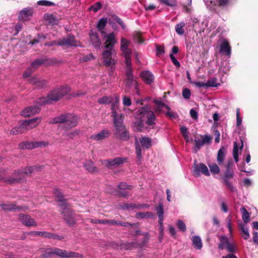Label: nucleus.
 Instances as JSON below:
<instances>
[{"mask_svg":"<svg viewBox=\"0 0 258 258\" xmlns=\"http://www.w3.org/2000/svg\"><path fill=\"white\" fill-rule=\"evenodd\" d=\"M33 14V10L31 8H26L23 9L19 13L18 19L19 21L25 22L30 20Z\"/></svg>","mask_w":258,"mask_h":258,"instance_id":"a211bd4d","label":"nucleus"},{"mask_svg":"<svg viewBox=\"0 0 258 258\" xmlns=\"http://www.w3.org/2000/svg\"><path fill=\"white\" fill-rule=\"evenodd\" d=\"M115 137L117 139L122 141H127L130 140L131 138L130 133L126 128L119 133Z\"/></svg>","mask_w":258,"mask_h":258,"instance_id":"2f4dec72","label":"nucleus"},{"mask_svg":"<svg viewBox=\"0 0 258 258\" xmlns=\"http://www.w3.org/2000/svg\"><path fill=\"white\" fill-rule=\"evenodd\" d=\"M41 121V118L35 117L28 120H24L19 126L12 128L10 134L11 135L22 134L37 126Z\"/></svg>","mask_w":258,"mask_h":258,"instance_id":"f03ea898","label":"nucleus"},{"mask_svg":"<svg viewBox=\"0 0 258 258\" xmlns=\"http://www.w3.org/2000/svg\"><path fill=\"white\" fill-rule=\"evenodd\" d=\"M39 236H42L49 239H57L59 240H61L64 238L63 236H60L56 234L47 231H40Z\"/></svg>","mask_w":258,"mask_h":258,"instance_id":"c85d7f7f","label":"nucleus"},{"mask_svg":"<svg viewBox=\"0 0 258 258\" xmlns=\"http://www.w3.org/2000/svg\"><path fill=\"white\" fill-rule=\"evenodd\" d=\"M111 132L109 130H103L97 134L91 135L90 138L92 140L99 141L108 138Z\"/></svg>","mask_w":258,"mask_h":258,"instance_id":"b1692460","label":"nucleus"},{"mask_svg":"<svg viewBox=\"0 0 258 258\" xmlns=\"http://www.w3.org/2000/svg\"><path fill=\"white\" fill-rule=\"evenodd\" d=\"M241 236L244 239L247 240L249 238L250 235L247 228L245 227L244 224L240 223L238 225Z\"/></svg>","mask_w":258,"mask_h":258,"instance_id":"f704fd0d","label":"nucleus"},{"mask_svg":"<svg viewBox=\"0 0 258 258\" xmlns=\"http://www.w3.org/2000/svg\"><path fill=\"white\" fill-rule=\"evenodd\" d=\"M144 237L141 243L137 242V245L138 248H142L144 247L148 242L150 238V234L148 232L145 233Z\"/></svg>","mask_w":258,"mask_h":258,"instance_id":"8fccbe9b","label":"nucleus"},{"mask_svg":"<svg viewBox=\"0 0 258 258\" xmlns=\"http://www.w3.org/2000/svg\"><path fill=\"white\" fill-rule=\"evenodd\" d=\"M140 76L146 84L150 85L154 82V76L149 71L146 70L142 72Z\"/></svg>","mask_w":258,"mask_h":258,"instance_id":"aec40b11","label":"nucleus"},{"mask_svg":"<svg viewBox=\"0 0 258 258\" xmlns=\"http://www.w3.org/2000/svg\"><path fill=\"white\" fill-rule=\"evenodd\" d=\"M39 251L41 253V258H48L53 254L59 256L60 248H41Z\"/></svg>","mask_w":258,"mask_h":258,"instance_id":"ddd939ff","label":"nucleus"},{"mask_svg":"<svg viewBox=\"0 0 258 258\" xmlns=\"http://www.w3.org/2000/svg\"><path fill=\"white\" fill-rule=\"evenodd\" d=\"M128 158L127 157H116L113 159L104 160L101 163L109 168L112 169L113 167H119L121 165L127 163Z\"/></svg>","mask_w":258,"mask_h":258,"instance_id":"1a4fd4ad","label":"nucleus"},{"mask_svg":"<svg viewBox=\"0 0 258 258\" xmlns=\"http://www.w3.org/2000/svg\"><path fill=\"white\" fill-rule=\"evenodd\" d=\"M161 4H165L170 7H175L177 5V2L176 0H157Z\"/></svg>","mask_w":258,"mask_h":258,"instance_id":"603ef678","label":"nucleus"},{"mask_svg":"<svg viewBox=\"0 0 258 258\" xmlns=\"http://www.w3.org/2000/svg\"><path fill=\"white\" fill-rule=\"evenodd\" d=\"M37 4L39 6H47V7L52 6L55 5V4L53 3V2L48 1H45V0L39 1L37 2Z\"/></svg>","mask_w":258,"mask_h":258,"instance_id":"338daca9","label":"nucleus"},{"mask_svg":"<svg viewBox=\"0 0 258 258\" xmlns=\"http://www.w3.org/2000/svg\"><path fill=\"white\" fill-rule=\"evenodd\" d=\"M220 242L218 244V248L220 250H223L225 248L227 244L229 242L228 239L226 236H221L219 238Z\"/></svg>","mask_w":258,"mask_h":258,"instance_id":"58836bf2","label":"nucleus"},{"mask_svg":"<svg viewBox=\"0 0 258 258\" xmlns=\"http://www.w3.org/2000/svg\"><path fill=\"white\" fill-rule=\"evenodd\" d=\"M57 202L59 203L58 206L61 208L62 211H68V210H71L70 208V204L68 203V200L66 199H63L56 201Z\"/></svg>","mask_w":258,"mask_h":258,"instance_id":"e433bc0d","label":"nucleus"},{"mask_svg":"<svg viewBox=\"0 0 258 258\" xmlns=\"http://www.w3.org/2000/svg\"><path fill=\"white\" fill-rule=\"evenodd\" d=\"M107 22V18H102L99 21L97 28L98 30L101 32H103V30L104 29L105 26L106 25Z\"/></svg>","mask_w":258,"mask_h":258,"instance_id":"a18cd8bd","label":"nucleus"},{"mask_svg":"<svg viewBox=\"0 0 258 258\" xmlns=\"http://www.w3.org/2000/svg\"><path fill=\"white\" fill-rule=\"evenodd\" d=\"M0 207L2 208L5 211H12L13 210H18L22 211H25L28 210V208L25 206H18L16 204H0Z\"/></svg>","mask_w":258,"mask_h":258,"instance_id":"4be33fe9","label":"nucleus"},{"mask_svg":"<svg viewBox=\"0 0 258 258\" xmlns=\"http://www.w3.org/2000/svg\"><path fill=\"white\" fill-rule=\"evenodd\" d=\"M176 225L178 229L181 232H184L186 230V225L182 220H178L177 221Z\"/></svg>","mask_w":258,"mask_h":258,"instance_id":"e2e57ef3","label":"nucleus"},{"mask_svg":"<svg viewBox=\"0 0 258 258\" xmlns=\"http://www.w3.org/2000/svg\"><path fill=\"white\" fill-rule=\"evenodd\" d=\"M130 44V41L127 40L124 37H122L121 38L120 48L122 53L132 52V50L128 48Z\"/></svg>","mask_w":258,"mask_h":258,"instance_id":"cd10ccee","label":"nucleus"},{"mask_svg":"<svg viewBox=\"0 0 258 258\" xmlns=\"http://www.w3.org/2000/svg\"><path fill=\"white\" fill-rule=\"evenodd\" d=\"M211 172L213 174H218L220 172L219 166L215 163H211L208 164Z\"/></svg>","mask_w":258,"mask_h":258,"instance_id":"de8ad7c7","label":"nucleus"},{"mask_svg":"<svg viewBox=\"0 0 258 258\" xmlns=\"http://www.w3.org/2000/svg\"><path fill=\"white\" fill-rule=\"evenodd\" d=\"M135 148H136V154H137V164L140 165L141 164V160L142 159V149L141 145L139 143V141L137 138L135 139Z\"/></svg>","mask_w":258,"mask_h":258,"instance_id":"c756f323","label":"nucleus"},{"mask_svg":"<svg viewBox=\"0 0 258 258\" xmlns=\"http://www.w3.org/2000/svg\"><path fill=\"white\" fill-rule=\"evenodd\" d=\"M240 146L239 147V145L237 143V142H234L233 145V157L234 159V161L236 163H237L238 162V149L240 150V151H242L243 148V140L240 138Z\"/></svg>","mask_w":258,"mask_h":258,"instance_id":"a878e982","label":"nucleus"},{"mask_svg":"<svg viewBox=\"0 0 258 258\" xmlns=\"http://www.w3.org/2000/svg\"><path fill=\"white\" fill-rule=\"evenodd\" d=\"M44 18L52 25H57L59 22L57 17L52 14H45Z\"/></svg>","mask_w":258,"mask_h":258,"instance_id":"c9c22d12","label":"nucleus"},{"mask_svg":"<svg viewBox=\"0 0 258 258\" xmlns=\"http://www.w3.org/2000/svg\"><path fill=\"white\" fill-rule=\"evenodd\" d=\"M218 6L221 8L226 7L230 3V0H216Z\"/></svg>","mask_w":258,"mask_h":258,"instance_id":"774afa93","label":"nucleus"},{"mask_svg":"<svg viewBox=\"0 0 258 258\" xmlns=\"http://www.w3.org/2000/svg\"><path fill=\"white\" fill-rule=\"evenodd\" d=\"M90 40L91 44L96 49H100L101 42L98 34L96 31L91 30L89 32Z\"/></svg>","mask_w":258,"mask_h":258,"instance_id":"f3484780","label":"nucleus"},{"mask_svg":"<svg viewBox=\"0 0 258 258\" xmlns=\"http://www.w3.org/2000/svg\"><path fill=\"white\" fill-rule=\"evenodd\" d=\"M185 23L181 22L175 26V31L179 35H183L184 33L183 27L185 26Z\"/></svg>","mask_w":258,"mask_h":258,"instance_id":"49530a36","label":"nucleus"},{"mask_svg":"<svg viewBox=\"0 0 258 258\" xmlns=\"http://www.w3.org/2000/svg\"><path fill=\"white\" fill-rule=\"evenodd\" d=\"M59 256L62 258H83V255L79 253L60 249Z\"/></svg>","mask_w":258,"mask_h":258,"instance_id":"5701e85b","label":"nucleus"},{"mask_svg":"<svg viewBox=\"0 0 258 258\" xmlns=\"http://www.w3.org/2000/svg\"><path fill=\"white\" fill-rule=\"evenodd\" d=\"M233 166L234 163L233 161L232 160L228 161L225 166V171L222 177L223 183L232 192L235 190L234 187L231 181V180L233 178L234 176L233 170Z\"/></svg>","mask_w":258,"mask_h":258,"instance_id":"39448f33","label":"nucleus"},{"mask_svg":"<svg viewBox=\"0 0 258 258\" xmlns=\"http://www.w3.org/2000/svg\"><path fill=\"white\" fill-rule=\"evenodd\" d=\"M106 42H110L113 43H116L117 42L115 35L113 32H111L106 35Z\"/></svg>","mask_w":258,"mask_h":258,"instance_id":"0e129e2a","label":"nucleus"},{"mask_svg":"<svg viewBox=\"0 0 258 258\" xmlns=\"http://www.w3.org/2000/svg\"><path fill=\"white\" fill-rule=\"evenodd\" d=\"M19 219L23 225L27 227L36 226L37 225L35 220L28 215L20 214L19 215Z\"/></svg>","mask_w":258,"mask_h":258,"instance_id":"dca6fc26","label":"nucleus"},{"mask_svg":"<svg viewBox=\"0 0 258 258\" xmlns=\"http://www.w3.org/2000/svg\"><path fill=\"white\" fill-rule=\"evenodd\" d=\"M71 91V88L66 86H61L51 91L47 95L46 98L40 99L41 102L44 104L51 103V101H57Z\"/></svg>","mask_w":258,"mask_h":258,"instance_id":"20e7f679","label":"nucleus"},{"mask_svg":"<svg viewBox=\"0 0 258 258\" xmlns=\"http://www.w3.org/2000/svg\"><path fill=\"white\" fill-rule=\"evenodd\" d=\"M112 101V97L104 96L101 98L98 99V102L100 104H108L111 103Z\"/></svg>","mask_w":258,"mask_h":258,"instance_id":"6e6d98bb","label":"nucleus"},{"mask_svg":"<svg viewBox=\"0 0 258 258\" xmlns=\"http://www.w3.org/2000/svg\"><path fill=\"white\" fill-rule=\"evenodd\" d=\"M240 212L242 214V219L245 224L248 223L250 221V214L244 207L240 209Z\"/></svg>","mask_w":258,"mask_h":258,"instance_id":"ea45409f","label":"nucleus"},{"mask_svg":"<svg viewBox=\"0 0 258 258\" xmlns=\"http://www.w3.org/2000/svg\"><path fill=\"white\" fill-rule=\"evenodd\" d=\"M106 44L105 48L107 50H104L102 53V56L103 59V64L106 67H110L112 70L115 69L114 65L116 63L117 60L114 58L112 57V51L115 43L110 42H106Z\"/></svg>","mask_w":258,"mask_h":258,"instance_id":"423d86ee","label":"nucleus"},{"mask_svg":"<svg viewBox=\"0 0 258 258\" xmlns=\"http://www.w3.org/2000/svg\"><path fill=\"white\" fill-rule=\"evenodd\" d=\"M47 59H36L34 61L31 62L29 67L30 69H32V70L34 72L38 68L44 63L47 61Z\"/></svg>","mask_w":258,"mask_h":258,"instance_id":"473e14b6","label":"nucleus"},{"mask_svg":"<svg viewBox=\"0 0 258 258\" xmlns=\"http://www.w3.org/2000/svg\"><path fill=\"white\" fill-rule=\"evenodd\" d=\"M78 117L70 113L61 114L53 117L49 121V124H62L61 128L63 130H70L76 127L78 123Z\"/></svg>","mask_w":258,"mask_h":258,"instance_id":"f257e3e1","label":"nucleus"},{"mask_svg":"<svg viewBox=\"0 0 258 258\" xmlns=\"http://www.w3.org/2000/svg\"><path fill=\"white\" fill-rule=\"evenodd\" d=\"M29 83L34 86L38 89H42L46 88L48 82L45 79H40L36 77H32L28 80Z\"/></svg>","mask_w":258,"mask_h":258,"instance_id":"4468645a","label":"nucleus"},{"mask_svg":"<svg viewBox=\"0 0 258 258\" xmlns=\"http://www.w3.org/2000/svg\"><path fill=\"white\" fill-rule=\"evenodd\" d=\"M138 115H141V117H145L147 118L146 123L150 126L155 125V120L156 119L154 112L150 109V107L148 106H143L139 109L138 111Z\"/></svg>","mask_w":258,"mask_h":258,"instance_id":"0eeeda50","label":"nucleus"},{"mask_svg":"<svg viewBox=\"0 0 258 258\" xmlns=\"http://www.w3.org/2000/svg\"><path fill=\"white\" fill-rule=\"evenodd\" d=\"M40 111V108L37 106H30L29 107H26L21 112V115L24 117L30 116L36 113L39 112Z\"/></svg>","mask_w":258,"mask_h":258,"instance_id":"412c9836","label":"nucleus"},{"mask_svg":"<svg viewBox=\"0 0 258 258\" xmlns=\"http://www.w3.org/2000/svg\"><path fill=\"white\" fill-rule=\"evenodd\" d=\"M192 244L198 249H200L202 247V240L200 236H195L192 238Z\"/></svg>","mask_w":258,"mask_h":258,"instance_id":"79ce46f5","label":"nucleus"},{"mask_svg":"<svg viewBox=\"0 0 258 258\" xmlns=\"http://www.w3.org/2000/svg\"><path fill=\"white\" fill-rule=\"evenodd\" d=\"M53 193L55 196V197L57 199L56 201L64 199V196L61 192V190L58 188H55L53 189Z\"/></svg>","mask_w":258,"mask_h":258,"instance_id":"4d7b16f0","label":"nucleus"},{"mask_svg":"<svg viewBox=\"0 0 258 258\" xmlns=\"http://www.w3.org/2000/svg\"><path fill=\"white\" fill-rule=\"evenodd\" d=\"M125 86L128 88L132 87L134 84H137V81L134 79V77H126Z\"/></svg>","mask_w":258,"mask_h":258,"instance_id":"864d4df0","label":"nucleus"},{"mask_svg":"<svg viewBox=\"0 0 258 258\" xmlns=\"http://www.w3.org/2000/svg\"><path fill=\"white\" fill-rule=\"evenodd\" d=\"M114 22L118 24L123 30L125 29L126 26L120 18L115 14L111 15L108 20V23L113 27Z\"/></svg>","mask_w":258,"mask_h":258,"instance_id":"bb28decb","label":"nucleus"},{"mask_svg":"<svg viewBox=\"0 0 258 258\" xmlns=\"http://www.w3.org/2000/svg\"><path fill=\"white\" fill-rule=\"evenodd\" d=\"M217 79L215 77L209 80L206 83L207 88L208 87H217L220 85L219 83H217Z\"/></svg>","mask_w":258,"mask_h":258,"instance_id":"5fc2aeb1","label":"nucleus"},{"mask_svg":"<svg viewBox=\"0 0 258 258\" xmlns=\"http://www.w3.org/2000/svg\"><path fill=\"white\" fill-rule=\"evenodd\" d=\"M120 245L121 248L125 250H131L133 248H138L136 242L120 243Z\"/></svg>","mask_w":258,"mask_h":258,"instance_id":"4c0bfd02","label":"nucleus"},{"mask_svg":"<svg viewBox=\"0 0 258 258\" xmlns=\"http://www.w3.org/2000/svg\"><path fill=\"white\" fill-rule=\"evenodd\" d=\"M84 167L90 173L94 174L98 172V168L96 166L91 160H86L83 164Z\"/></svg>","mask_w":258,"mask_h":258,"instance_id":"393cba45","label":"nucleus"},{"mask_svg":"<svg viewBox=\"0 0 258 258\" xmlns=\"http://www.w3.org/2000/svg\"><path fill=\"white\" fill-rule=\"evenodd\" d=\"M137 218H154V214L151 212H138L136 214V216Z\"/></svg>","mask_w":258,"mask_h":258,"instance_id":"37998d69","label":"nucleus"},{"mask_svg":"<svg viewBox=\"0 0 258 258\" xmlns=\"http://www.w3.org/2000/svg\"><path fill=\"white\" fill-rule=\"evenodd\" d=\"M141 146L143 148L149 149L152 145V140L150 138L142 137L139 140Z\"/></svg>","mask_w":258,"mask_h":258,"instance_id":"72a5a7b5","label":"nucleus"},{"mask_svg":"<svg viewBox=\"0 0 258 258\" xmlns=\"http://www.w3.org/2000/svg\"><path fill=\"white\" fill-rule=\"evenodd\" d=\"M219 52L221 54L230 57L231 54V47L228 41L224 39L220 45Z\"/></svg>","mask_w":258,"mask_h":258,"instance_id":"6ab92c4d","label":"nucleus"},{"mask_svg":"<svg viewBox=\"0 0 258 258\" xmlns=\"http://www.w3.org/2000/svg\"><path fill=\"white\" fill-rule=\"evenodd\" d=\"M226 152V149L224 146H222L219 150L217 156V160L219 165H221L223 163Z\"/></svg>","mask_w":258,"mask_h":258,"instance_id":"7c9ffc66","label":"nucleus"},{"mask_svg":"<svg viewBox=\"0 0 258 258\" xmlns=\"http://www.w3.org/2000/svg\"><path fill=\"white\" fill-rule=\"evenodd\" d=\"M33 168L32 167L27 166L15 170L12 173L13 177H9L5 181L10 184L23 182L26 179L25 176H30L33 172Z\"/></svg>","mask_w":258,"mask_h":258,"instance_id":"7ed1b4c3","label":"nucleus"},{"mask_svg":"<svg viewBox=\"0 0 258 258\" xmlns=\"http://www.w3.org/2000/svg\"><path fill=\"white\" fill-rule=\"evenodd\" d=\"M49 144L48 142L39 141H25L20 143L18 145V148L20 150H32L37 148L46 147Z\"/></svg>","mask_w":258,"mask_h":258,"instance_id":"6e6552de","label":"nucleus"},{"mask_svg":"<svg viewBox=\"0 0 258 258\" xmlns=\"http://www.w3.org/2000/svg\"><path fill=\"white\" fill-rule=\"evenodd\" d=\"M135 126L136 127L138 132H141L143 131V128L144 126V124L143 119H139L135 121Z\"/></svg>","mask_w":258,"mask_h":258,"instance_id":"bf43d9fd","label":"nucleus"},{"mask_svg":"<svg viewBox=\"0 0 258 258\" xmlns=\"http://www.w3.org/2000/svg\"><path fill=\"white\" fill-rule=\"evenodd\" d=\"M119 104V101L118 99L117 98L116 99V101L113 102L111 104V116L113 117V118H115L119 117V115H117V112H116V109L118 107Z\"/></svg>","mask_w":258,"mask_h":258,"instance_id":"a19ab883","label":"nucleus"},{"mask_svg":"<svg viewBox=\"0 0 258 258\" xmlns=\"http://www.w3.org/2000/svg\"><path fill=\"white\" fill-rule=\"evenodd\" d=\"M132 52L122 53L125 59V67H132L131 55Z\"/></svg>","mask_w":258,"mask_h":258,"instance_id":"09e8293b","label":"nucleus"},{"mask_svg":"<svg viewBox=\"0 0 258 258\" xmlns=\"http://www.w3.org/2000/svg\"><path fill=\"white\" fill-rule=\"evenodd\" d=\"M133 187V185L127 184L125 182H120L117 185V188L120 190H132Z\"/></svg>","mask_w":258,"mask_h":258,"instance_id":"3c124183","label":"nucleus"},{"mask_svg":"<svg viewBox=\"0 0 258 258\" xmlns=\"http://www.w3.org/2000/svg\"><path fill=\"white\" fill-rule=\"evenodd\" d=\"M60 214L62 215L63 221L69 226H73L76 224V215L72 209L62 211Z\"/></svg>","mask_w":258,"mask_h":258,"instance_id":"9d476101","label":"nucleus"},{"mask_svg":"<svg viewBox=\"0 0 258 258\" xmlns=\"http://www.w3.org/2000/svg\"><path fill=\"white\" fill-rule=\"evenodd\" d=\"M80 42L78 41L75 36L72 34L68 35L67 38H64L57 40L58 46H68L69 47H77L80 46Z\"/></svg>","mask_w":258,"mask_h":258,"instance_id":"9b49d317","label":"nucleus"},{"mask_svg":"<svg viewBox=\"0 0 258 258\" xmlns=\"http://www.w3.org/2000/svg\"><path fill=\"white\" fill-rule=\"evenodd\" d=\"M80 133L79 130H75L72 132L63 134V136L68 138V140H73Z\"/></svg>","mask_w":258,"mask_h":258,"instance_id":"c03bdc74","label":"nucleus"},{"mask_svg":"<svg viewBox=\"0 0 258 258\" xmlns=\"http://www.w3.org/2000/svg\"><path fill=\"white\" fill-rule=\"evenodd\" d=\"M133 39L134 41L138 43H141L143 42L142 34L140 32H137L134 34Z\"/></svg>","mask_w":258,"mask_h":258,"instance_id":"69168bd1","label":"nucleus"},{"mask_svg":"<svg viewBox=\"0 0 258 258\" xmlns=\"http://www.w3.org/2000/svg\"><path fill=\"white\" fill-rule=\"evenodd\" d=\"M201 172L206 176L210 175L208 167L205 164L202 163L195 165L192 174L195 177H198L200 175Z\"/></svg>","mask_w":258,"mask_h":258,"instance_id":"2eb2a0df","label":"nucleus"},{"mask_svg":"<svg viewBox=\"0 0 258 258\" xmlns=\"http://www.w3.org/2000/svg\"><path fill=\"white\" fill-rule=\"evenodd\" d=\"M123 115L121 114L119 117L113 118V124L115 127L114 136L126 128L123 124Z\"/></svg>","mask_w":258,"mask_h":258,"instance_id":"f8f14e48","label":"nucleus"},{"mask_svg":"<svg viewBox=\"0 0 258 258\" xmlns=\"http://www.w3.org/2000/svg\"><path fill=\"white\" fill-rule=\"evenodd\" d=\"M115 225H119L123 227H129V226H136L137 227H139V223H134L131 224L128 222H124L120 221H116V223H115Z\"/></svg>","mask_w":258,"mask_h":258,"instance_id":"13d9d810","label":"nucleus"},{"mask_svg":"<svg viewBox=\"0 0 258 258\" xmlns=\"http://www.w3.org/2000/svg\"><path fill=\"white\" fill-rule=\"evenodd\" d=\"M102 4L100 2H96L95 4L92 5L90 8V10L93 11L96 13L102 8Z\"/></svg>","mask_w":258,"mask_h":258,"instance_id":"680f3d73","label":"nucleus"},{"mask_svg":"<svg viewBox=\"0 0 258 258\" xmlns=\"http://www.w3.org/2000/svg\"><path fill=\"white\" fill-rule=\"evenodd\" d=\"M157 214L159 218L163 217L164 207L162 203H160L159 206L156 208Z\"/></svg>","mask_w":258,"mask_h":258,"instance_id":"052dcab7","label":"nucleus"}]
</instances>
